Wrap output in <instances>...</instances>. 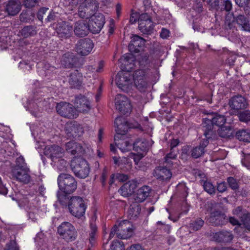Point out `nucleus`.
<instances>
[{
	"mask_svg": "<svg viewBox=\"0 0 250 250\" xmlns=\"http://www.w3.org/2000/svg\"><path fill=\"white\" fill-rule=\"evenodd\" d=\"M87 206L85 201L79 196H72L68 203L70 213L73 216L79 218L84 216Z\"/></svg>",
	"mask_w": 250,
	"mask_h": 250,
	"instance_id": "1",
	"label": "nucleus"
},
{
	"mask_svg": "<svg viewBox=\"0 0 250 250\" xmlns=\"http://www.w3.org/2000/svg\"><path fill=\"white\" fill-rule=\"evenodd\" d=\"M133 149L136 151L141 150L145 152L147 149V143L145 141L139 140L133 144Z\"/></svg>",
	"mask_w": 250,
	"mask_h": 250,
	"instance_id": "40",
	"label": "nucleus"
},
{
	"mask_svg": "<svg viewBox=\"0 0 250 250\" xmlns=\"http://www.w3.org/2000/svg\"><path fill=\"white\" fill-rule=\"evenodd\" d=\"M237 23L239 25L243 30L250 32V23L248 19L244 15H239L236 18Z\"/></svg>",
	"mask_w": 250,
	"mask_h": 250,
	"instance_id": "35",
	"label": "nucleus"
},
{
	"mask_svg": "<svg viewBox=\"0 0 250 250\" xmlns=\"http://www.w3.org/2000/svg\"><path fill=\"white\" fill-rule=\"evenodd\" d=\"M236 3L240 6L247 5L250 6V3L248 0H235Z\"/></svg>",
	"mask_w": 250,
	"mask_h": 250,
	"instance_id": "60",
	"label": "nucleus"
},
{
	"mask_svg": "<svg viewBox=\"0 0 250 250\" xmlns=\"http://www.w3.org/2000/svg\"><path fill=\"white\" fill-rule=\"evenodd\" d=\"M233 238V236L232 234L228 231L218 232L213 235V239L219 242H230Z\"/></svg>",
	"mask_w": 250,
	"mask_h": 250,
	"instance_id": "31",
	"label": "nucleus"
},
{
	"mask_svg": "<svg viewBox=\"0 0 250 250\" xmlns=\"http://www.w3.org/2000/svg\"><path fill=\"white\" fill-rule=\"evenodd\" d=\"M65 132L69 137L76 138L81 136L83 133L82 126L75 123L67 124L65 126Z\"/></svg>",
	"mask_w": 250,
	"mask_h": 250,
	"instance_id": "19",
	"label": "nucleus"
},
{
	"mask_svg": "<svg viewBox=\"0 0 250 250\" xmlns=\"http://www.w3.org/2000/svg\"><path fill=\"white\" fill-rule=\"evenodd\" d=\"M208 144L207 139L203 140L200 145L194 148L191 151V155L195 158H197L201 156L204 153V149Z\"/></svg>",
	"mask_w": 250,
	"mask_h": 250,
	"instance_id": "32",
	"label": "nucleus"
},
{
	"mask_svg": "<svg viewBox=\"0 0 250 250\" xmlns=\"http://www.w3.org/2000/svg\"><path fill=\"white\" fill-rule=\"evenodd\" d=\"M169 32L168 30L165 29V28H163L162 29V31H161V34H160V36L161 37V38H162L163 39H166L169 36Z\"/></svg>",
	"mask_w": 250,
	"mask_h": 250,
	"instance_id": "61",
	"label": "nucleus"
},
{
	"mask_svg": "<svg viewBox=\"0 0 250 250\" xmlns=\"http://www.w3.org/2000/svg\"><path fill=\"white\" fill-rule=\"evenodd\" d=\"M219 135L222 138H229L232 136L233 131L230 126H221L218 130Z\"/></svg>",
	"mask_w": 250,
	"mask_h": 250,
	"instance_id": "36",
	"label": "nucleus"
},
{
	"mask_svg": "<svg viewBox=\"0 0 250 250\" xmlns=\"http://www.w3.org/2000/svg\"><path fill=\"white\" fill-rule=\"evenodd\" d=\"M58 113L62 116L70 119L76 118L78 114L73 106L67 103H60L56 106Z\"/></svg>",
	"mask_w": 250,
	"mask_h": 250,
	"instance_id": "10",
	"label": "nucleus"
},
{
	"mask_svg": "<svg viewBox=\"0 0 250 250\" xmlns=\"http://www.w3.org/2000/svg\"><path fill=\"white\" fill-rule=\"evenodd\" d=\"M217 189L220 192H224L227 189L226 184L224 182H222L218 184Z\"/></svg>",
	"mask_w": 250,
	"mask_h": 250,
	"instance_id": "59",
	"label": "nucleus"
},
{
	"mask_svg": "<svg viewBox=\"0 0 250 250\" xmlns=\"http://www.w3.org/2000/svg\"><path fill=\"white\" fill-rule=\"evenodd\" d=\"M16 163V166L14 169H23V168H28L24 162V158L22 156H20L17 158Z\"/></svg>",
	"mask_w": 250,
	"mask_h": 250,
	"instance_id": "45",
	"label": "nucleus"
},
{
	"mask_svg": "<svg viewBox=\"0 0 250 250\" xmlns=\"http://www.w3.org/2000/svg\"><path fill=\"white\" fill-rule=\"evenodd\" d=\"M147 70L138 69L135 71L133 75L134 85L139 90H144L147 87Z\"/></svg>",
	"mask_w": 250,
	"mask_h": 250,
	"instance_id": "8",
	"label": "nucleus"
},
{
	"mask_svg": "<svg viewBox=\"0 0 250 250\" xmlns=\"http://www.w3.org/2000/svg\"><path fill=\"white\" fill-rule=\"evenodd\" d=\"M21 34L24 38H27L36 34V31L33 27L27 26L21 30Z\"/></svg>",
	"mask_w": 250,
	"mask_h": 250,
	"instance_id": "39",
	"label": "nucleus"
},
{
	"mask_svg": "<svg viewBox=\"0 0 250 250\" xmlns=\"http://www.w3.org/2000/svg\"><path fill=\"white\" fill-rule=\"evenodd\" d=\"M93 47L92 42L88 39H81L76 44L77 52L82 56H86L89 54Z\"/></svg>",
	"mask_w": 250,
	"mask_h": 250,
	"instance_id": "15",
	"label": "nucleus"
},
{
	"mask_svg": "<svg viewBox=\"0 0 250 250\" xmlns=\"http://www.w3.org/2000/svg\"><path fill=\"white\" fill-rule=\"evenodd\" d=\"M44 154L49 157L52 161L60 162L63 167H65L67 163L62 159L64 155V150L60 146L56 145L47 146L44 149Z\"/></svg>",
	"mask_w": 250,
	"mask_h": 250,
	"instance_id": "5",
	"label": "nucleus"
},
{
	"mask_svg": "<svg viewBox=\"0 0 250 250\" xmlns=\"http://www.w3.org/2000/svg\"><path fill=\"white\" fill-rule=\"evenodd\" d=\"M139 29L144 34H150L153 30L154 24L147 14L140 15L138 20Z\"/></svg>",
	"mask_w": 250,
	"mask_h": 250,
	"instance_id": "11",
	"label": "nucleus"
},
{
	"mask_svg": "<svg viewBox=\"0 0 250 250\" xmlns=\"http://www.w3.org/2000/svg\"><path fill=\"white\" fill-rule=\"evenodd\" d=\"M241 218L244 226L250 231V214H244Z\"/></svg>",
	"mask_w": 250,
	"mask_h": 250,
	"instance_id": "49",
	"label": "nucleus"
},
{
	"mask_svg": "<svg viewBox=\"0 0 250 250\" xmlns=\"http://www.w3.org/2000/svg\"><path fill=\"white\" fill-rule=\"evenodd\" d=\"M21 9V5L16 0H10L6 4L5 10L9 16H15L19 13Z\"/></svg>",
	"mask_w": 250,
	"mask_h": 250,
	"instance_id": "24",
	"label": "nucleus"
},
{
	"mask_svg": "<svg viewBox=\"0 0 250 250\" xmlns=\"http://www.w3.org/2000/svg\"><path fill=\"white\" fill-rule=\"evenodd\" d=\"M109 250H125V247L122 242L114 241L112 243Z\"/></svg>",
	"mask_w": 250,
	"mask_h": 250,
	"instance_id": "46",
	"label": "nucleus"
},
{
	"mask_svg": "<svg viewBox=\"0 0 250 250\" xmlns=\"http://www.w3.org/2000/svg\"><path fill=\"white\" fill-rule=\"evenodd\" d=\"M137 187V182L135 181H130L126 182L119 190L120 194L125 197L131 195Z\"/></svg>",
	"mask_w": 250,
	"mask_h": 250,
	"instance_id": "26",
	"label": "nucleus"
},
{
	"mask_svg": "<svg viewBox=\"0 0 250 250\" xmlns=\"http://www.w3.org/2000/svg\"><path fill=\"white\" fill-rule=\"evenodd\" d=\"M83 77L78 71L75 70L71 73L69 79V83L72 87L79 88L83 83Z\"/></svg>",
	"mask_w": 250,
	"mask_h": 250,
	"instance_id": "27",
	"label": "nucleus"
},
{
	"mask_svg": "<svg viewBox=\"0 0 250 250\" xmlns=\"http://www.w3.org/2000/svg\"><path fill=\"white\" fill-rule=\"evenodd\" d=\"M115 104L116 109L123 114L130 111L131 106L128 98L122 94H118L115 99Z\"/></svg>",
	"mask_w": 250,
	"mask_h": 250,
	"instance_id": "14",
	"label": "nucleus"
},
{
	"mask_svg": "<svg viewBox=\"0 0 250 250\" xmlns=\"http://www.w3.org/2000/svg\"><path fill=\"white\" fill-rule=\"evenodd\" d=\"M150 188L148 186H143L137 190L135 194L133 195V198L137 203L144 201L149 195Z\"/></svg>",
	"mask_w": 250,
	"mask_h": 250,
	"instance_id": "28",
	"label": "nucleus"
},
{
	"mask_svg": "<svg viewBox=\"0 0 250 250\" xmlns=\"http://www.w3.org/2000/svg\"><path fill=\"white\" fill-rule=\"evenodd\" d=\"M116 178L119 181L125 182L128 179L127 175L124 174H117L116 175H113L110 180V184H112L114 181L113 179Z\"/></svg>",
	"mask_w": 250,
	"mask_h": 250,
	"instance_id": "50",
	"label": "nucleus"
},
{
	"mask_svg": "<svg viewBox=\"0 0 250 250\" xmlns=\"http://www.w3.org/2000/svg\"><path fill=\"white\" fill-rule=\"evenodd\" d=\"M228 182L229 187L233 189H236L238 188V185L237 181L232 177L228 178Z\"/></svg>",
	"mask_w": 250,
	"mask_h": 250,
	"instance_id": "52",
	"label": "nucleus"
},
{
	"mask_svg": "<svg viewBox=\"0 0 250 250\" xmlns=\"http://www.w3.org/2000/svg\"><path fill=\"white\" fill-rule=\"evenodd\" d=\"M29 168L23 169H13L12 174L17 180L25 184L28 183L30 181Z\"/></svg>",
	"mask_w": 250,
	"mask_h": 250,
	"instance_id": "20",
	"label": "nucleus"
},
{
	"mask_svg": "<svg viewBox=\"0 0 250 250\" xmlns=\"http://www.w3.org/2000/svg\"><path fill=\"white\" fill-rule=\"evenodd\" d=\"M130 59L131 60V61L133 60L132 55H125L123 56V57L121 58L119 61L120 62L124 63L125 65H126L128 64V62H129Z\"/></svg>",
	"mask_w": 250,
	"mask_h": 250,
	"instance_id": "53",
	"label": "nucleus"
},
{
	"mask_svg": "<svg viewBox=\"0 0 250 250\" xmlns=\"http://www.w3.org/2000/svg\"><path fill=\"white\" fill-rule=\"evenodd\" d=\"M209 4L211 7L216 8L219 4L224 3L225 6V9L226 11H230L232 9V4L230 1L227 0H204Z\"/></svg>",
	"mask_w": 250,
	"mask_h": 250,
	"instance_id": "33",
	"label": "nucleus"
},
{
	"mask_svg": "<svg viewBox=\"0 0 250 250\" xmlns=\"http://www.w3.org/2000/svg\"><path fill=\"white\" fill-rule=\"evenodd\" d=\"M57 232L61 238L67 242L75 241L78 236L75 227L68 222L61 223L58 227Z\"/></svg>",
	"mask_w": 250,
	"mask_h": 250,
	"instance_id": "3",
	"label": "nucleus"
},
{
	"mask_svg": "<svg viewBox=\"0 0 250 250\" xmlns=\"http://www.w3.org/2000/svg\"><path fill=\"white\" fill-rule=\"evenodd\" d=\"M48 9L47 8H42L39 11L38 13V18L39 20H42L43 15L47 12Z\"/></svg>",
	"mask_w": 250,
	"mask_h": 250,
	"instance_id": "56",
	"label": "nucleus"
},
{
	"mask_svg": "<svg viewBox=\"0 0 250 250\" xmlns=\"http://www.w3.org/2000/svg\"><path fill=\"white\" fill-rule=\"evenodd\" d=\"M90 229L91 231L89 233V242L91 245H93L96 239L97 228L95 224H91Z\"/></svg>",
	"mask_w": 250,
	"mask_h": 250,
	"instance_id": "41",
	"label": "nucleus"
},
{
	"mask_svg": "<svg viewBox=\"0 0 250 250\" xmlns=\"http://www.w3.org/2000/svg\"><path fill=\"white\" fill-rule=\"evenodd\" d=\"M226 119L223 115L213 114L208 116V118L203 119V125L206 127L204 133L206 138H208V131L212 129L213 125H215L218 126H222L226 122Z\"/></svg>",
	"mask_w": 250,
	"mask_h": 250,
	"instance_id": "6",
	"label": "nucleus"
},
{
	"mask_svg": "<svg viewBox=\"0 0 250 250\" xmlns=\"http://www.w3.org/2000/svg\"><path fill=\"white\" fill-rule=\"evenodd\" d=\"M236 138L241 141L250 142V131L249 130H241L236 133Z\"/></svg>",
	"mask_w": 250,
	"mask_h": 250,
	"instance_id": "37",
	"label": "nucleus"
},
{
	"mask_svg": "<svg viewBox=\"0 0 250 250\" xmlns=\"http://www.w3.org/2000/svg\"><path fill=\"white\" fill-rule=\"evenodd\" d=\"M114 163L115 165L118 166L121 165L122 164H127L129 166H131V162L128 161V159L126 157H117L116 156L113 157Z\"/></svg>",
	"mask_w": 250,
	"mask_h": 250,
	"instance_id": "43",
	"label": "nucleus"
},
{
	"mask_svg": "<svg viewBox=\"0 0 250 250\" xmlns=\"http://www.w3.org/2000/svg\"><path fill=\"white\" fill-rule=\"evenodd\" d=\"M88 26L89 31L94 34L98 33L104 23V18L103 14L96 13L90 16Z\"/></svg>",
	"mask_w": 250,
	"mask_h": 250,
	"instance_id": "9",
	"label": "nucleus"
},
{
	"mask_svg": "<svg viewBox=\"0 0 250 250\" xmlns=\"http://www.w3.org/2000/svg\"><path fill=\"white\" fill-rule=\"evenodd\" d=\"M141 208L138 204L132 205L128 210V215L130 219H134L140 214Z\"/></svg>",
	"mask_w": 250,
	"mask_h": 250,
	"instance_id": "38",
	"label": "nucleus"
},
{
	"mask_svg": "<svg viewBox=\"0 0 250 250\" xmlns=\"http://www.w3.org/2000/svg\"><path fill=\"white\" fill-rule=\"evenodd\" d=\"M146 41L138 35H133L128 45L129 50L132 52H138L140 48L145 44Z\"/></svg>",
	"mask_w": 250,
	"mask_h": 250,
	"instance_id": "22",
	"label": "nucleus"
},
{
	"mask_svg": "<svg viewBox=\"0 0 250 250\" xmlns=\"http://www.w3.org/2000/svg\"><path fill=\"white\" fill-rule=\"evenodd\" d=\"M114 32V20L111 19L110 20V24L109 26L108 32L110 35H112Z\"/></svg>",
	"mask_w": 250,
	"mask_h": 250,
	"instance_id": "63",
	"label": "nucleus"
},
{
	"mask_svg": "<svg viewBox=\"0 0 250 250\" xmlns=\"http://www.w3.org/2000/svg\"><path fill=\"white\" fill-rule=\"evenodd\" d=\"M239 118L242 122H248L250 121V111H245L240 113Z\"/></svg>",
	"mask_w": 250,
	"mask_h": 250,
	"instance_id": "51",
	"label": "nucleus"
},
{
	"mask_svg": "<svg viewBox=\"0 0 250 250\" xmlns=\"http://www.w3.org/2000/svg\"><path fill=\"white\" fill-rule=\"evenodd\" d=\"M203 186L205 190L208 194H212L215 193V189L214 187L210 182L207 181H204Z\"/></svg>",
	"mask_w": 250,
	"mask_h": 250,
	"instance_id": "42",
	"label": "nucleus"
},
{
	"mask_svg": "<svg viewBox=\"0 0 250 250\" xmlns=\"http://www.w3.org/2000/svg\"><path fill=\"white\" fill-rule=\"evenodd\" d=\"M140 16H139L138 14L137 13H133L130 16V22L131 23H134L136 22L139 19Z\"/></svg>",
	"mask_w": 250,
	"mask_h": 250,
	"instance_id": "57",
	"label": "nucleus"
},
{
	"mask_svg": "<svg viewBox=\"0 0 250 250\" xmlns=\"http://www.w3.org/2000/svg\"><path fill=\"white\" fill-rule=\"evenodd\" d=\"M129 250H143L142 247L139 244L132 245Z\"/></svg>",
	"mask_w": 250,
	"mask_h": 250,
	"instance_id": "64",
	"label": "nucleus"
},
{
	"mask_svg": "<svg viewBox=\"0 0 250 250\" xmlns=\"http://www.w3.org/2000/svg\"><path fill=\"white\" fill-rule=\"evenodd\" d=\"M132 75L130 72L121 71L116 75L115 81L118 87L123 90H127L132 83Z\"/></svg>",
	"mask_w": 250,
	"mask_h": 250,
	"instance_id": "7",
	"label": "nucleus"
},
{
	"mask_svg": "<svg viewBox=\"0 0 250 250\" xmlns=\"http://www.w3.org/2000/svg\"><path fill=\"white\" fill-rule=\"evenodd\" d=\"M144 156V155L143 153H138L137 154H134L133 153H129L128 155V161H129L130 159H133L135 164L138 165L139 162L140 160Z\"/></svg>",
	"mask_w": 250,
	"mask_h": 250,
	"instance_id": "48",
	"label": "nucleus"
},
{
	"mask_svg": "<svg viewBox=\"0 0 250 250\" xmlns=\"http://www.w3.org/2000/svg\"><path fill=\"white\" fill-rule=\"evenodd\" d=\"M7 193V189L2 184L1 179L0 178V194L6 195Z\"/></svg>",
	"mask_w": 250,
	"mask_h": 250,
	"instance_id": "62",
	"label": "nucleus"
},
{
	"mask_svg": "<svg viewBox=\"0 0 250 250\" xmlns=\"http://www.w3.org/2000/svg\"><path fill=\"white\" fill-rule=\"evenodd\" d=\"M72 26L65 21L58 23L56 26V31L59 37L66 39L71 37L72 34Z\"/></svg>",
	"mask_w": 250,
	"mask_h": 250,
	"instance_id": "18",
	"label": "nucleus"
},
{
	"mask_svg": "<svg viewBox=\"0 0 250 250\" xmlns=\"http://www.w3.org/2000/svg\"><path fill=\"white\" fill-rule=\"evenodd\" d=\"M71 166L75 174L81 178H86L89 172V167L87 162L82 158L73 159Z\"/></svg>",
	"mask_w": 250,
	"mask_h": 250,
	"instance_id": "4",
	"label": "nucleus"
},
{
	"mask_svg": "<svg viewBox=\"0 0 250 250\" xmlns=\"http://www.w3.org/2000/svg\"><path fill=\"white\" fill-rule=\"evenodd\" d=\"M75 106L78 114V112L86 113L91 109L90 102L86 97L82 96L76 98Z\"/></svg>",
	"mask_w": 250,
	"mask_h": 250,
	"instance_id": "17",
	"label": "nucleus"
},
{
	"mask_svg": "<svg viewBox=\"0 0 250 250\" xmlns=\"http://www.w3.org/2000/svg\"><path fill=\"white\" fill-rule=\"evenodd\" d=\"M153 175L157 179L164 181L169 179L172 176V173L166 167H158L154 170Z\"/></svg>",
	"mask_w": 250,
	"mask_h": 250,
	"instance_id": "23",
	"label": "nucleus"
},
{
	"mask_svg": "<svg viewBox=\"0 0 250 250\" xmlns=\"http://www.w3.org/2000/svg\"><path fill=\"white\" fill-rule=\"evenodd\" d=\"M88 31L89 27L84 21L80 20L75 23L74 31L77 36H85L87 34Z\"/></svg>",
	"mask_w": 250,
	"mask_h": 250,
	"instance_id": "25",
	"label": "nucleus"
},
{
	"mask_svg": "<svg viewBox=\"0 0 250 250\" xmlns=\"http://www.w3.org/2000/svg\"><path fill=\"white\" fill-rule=\"evenodd\" d=\"M229 105L231 109L238 111L247 108L248 103L244 97L237 95L230 99Z\"/></svg>",
	"mask_w": 250,
	"mask_h": 250,
	"instance_id": "16",
	"label": "nucleus"
},
{
	"mask_svg": "<svg viewBox=\"0 0 250 250\" xmlns=\"http://www.w3.org/2000/svg\"><path fill=\"white\" fill-rule=\"evenodd\" d=\"M176 157V153L173 151H171L165 157L166 162L169 163L170 160L175 159Z\"/></svg>",
	"mask_w": 250,
	"mask_h": 250,
	"instance_id": "55",
	"label": "nucleus"
},
{
	"mask_svg": "<svg viewBox=\"0 0 250 250\" xmlns=\"http://www.w3.org/2000/svg\"><path fill=\"white\" fill-rule=\"evenodd\" d=\"M116 131L119 134H124L128 128V124L125 119L123 117H118L115 120Z\"/></svg>",
	"mask_w": 250,
	"mask_h": 250,
	"instance_id": "30",
	"label": "nucleus"
},
{
	"mask_svg": "<svg viewBox=\"0 0 250 250\" xmlns=\"http://www.w3.org/2000/svg\"><path fill=\"white\" fill-rule=\"evenodd\" d=\"M97 4L94 0H85L79 7L78 15L82 18H89L91 13L90 12L97 8Z\"/></svg>",
	"mask_w": 250,
	"mask_h": 250,
	"instance_id": "12",
	"label": "nucleus"
},
{
	"mask_svg": "<svg viewBox=\"0 0 250 250\" xmlns=\"http://www.w3.org/2000/svg\"><path fill=\"white\" fill-rule=\"evenodd\" d=\"M117 230H118L117 226V225H115L114 226V227L112 229H111V230L110 231V234H109V238L107 240V241L106 244L108 243V241L110 239H112L114 237V235L115 234H117Z\"/></svg>",
	"mask_w": 250,
	"mask_h": 250,
	"instance_id": "58",
	"label": "nucleus"
},
{
	"mask_svg": "<svg viewBox=\"0 0 250 250\" xmlns=\"http://www.w3.org/2000/svg\"><path fill=\"white\" fill-rule=\"evenodd\" d=\"M149 55L148 53H144L141 55L139 59V62L141 65H146L150 62Z\"/></svg>",
	"mask_w": 250,
	"mask_h": 250,
	"instance_id": "47",
	"label": "nucleus"
},
{
	"mask_svg": "<svg viewBox=\"0 0 250 250\" xmlns=\"http://www.w3.org/2000/svg\"><path fill=\"white\" fill-rule=\"evenodd\" d=\"M39 2V0H25L24 4L25 7L31 8L35 6Z\"/></svg>",
	"mask_w": 250,
	"mask_h": 250,
	"instance_id": "54",
	"label": "nucleus"
},
{
	"mask_svg": "<svg viewBox=\"0 0 250 250\" xmlns=\"http://www.w3.org/2000/svg\"><path fill=\"white\" fill-rule=\"evenodd\" d=\"M117 236L121 239H127L133 234L132 226L127 220L121 221L117 226Z\"/></svg>",
	"mask_w": 250,
	"mask_h": 250,
	"instance_id": "13",
	"label": "nucleus"
},
{
	"mask_svg": "<svg viewBox=\"0 0 250 250\" xmlns=\"http://www.w3.org/2000/svg\"><path fill=\"white\" fill-rule=\"evenodd\" d=\"M208 220L209 222L215 226L222 225L228 222L226 216L217 210L212 211Z\"/></svg>",
	"mask_w": 250,
	"mask_h": 250,
	"instance_id": "21",
	"label": "nucleus"
},
{
	"mask_svg": "<svg viewBox=\"0 0 250 250\" xmlns=\"http://www.w3.org/2000/svg\"><path fill=\"white\" fill-rule=\"evenodd\" d=\"M66 150L73 155L83 153L84 148L81 144L75 141H70L65 145Z\"/></svg>",
	"mask_w": 250,
	"mask_h": 250,
	"instance_id": "29",
	"label": "nucleus"
},
{
	"mask_svg": "<svg viewBox=\"0 0 250 250\" xmlns=\"http://www.w3.org/2000/svg\"><path fill=\"white\" fill-rule=\"evenodd\" d=\"M204 222L201 219H198L190 224V227L194 230L200 229L203 226Z\"/></svg>",
	"mask_w": 250,
	"mask_h": 250,
	"instance_id": "44",
	"label": "nucleus"
},
{
	"mask_svg": "<svg viewBox=\"0 0 250 250\" xmlns=\"http://www.w3.org/2000/svg\"><path fill=\"white\" fill-rule=\"evenodd\" d=\"M118 137L115 138L116 145L123 152H127L131 149V144L124 139L118 140Z\"/></svg>",
	"mask_w": 250,
	"mask_h": 250,
	"instance_id": "34",
	"label": "nucleus"
},
{
	"mask_svg": "<svg viewBox=\"0 0 250 250\" xmlns=\"http://www.w3.org/2000/svg\"><path fill=\"white\" fill-rule=\"evenodd\" d=\"M58 184L61 191L66 194L73 192L77 188V183L75 178L68 174L62 173L58 177Z\"/></svg>",
	"mask_w": 250,
	"mask_h": 250,
	"instance_id": "2",
	"label": "nucleus"
}]
</instances>
